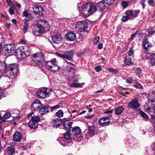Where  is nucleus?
<instances>
[{"instance_id": "36", "label": "nucleus", "mask_w": 155, "mask_h": 155, "mask_svg": "<svg viewBox=\"0 0 155 155\" xmlns=\"http://www.w3.org/2000/svg\"><path fill=\"white\" fill-rule=\"evenodd\" d=\"M63 114L62 110H60L56 113L55 115L58 117H63Z\"/></svg>"}, {"instance_id": "35", "label": "nucleus", "mask_w": 155, "mask_h": 155, "mask_svg": "<svg viewBox=\"0 0 155 155\" xmlns=\"http://www.w3.org/2000/svg\"><path fill=\"white\" fill-rule=\"evenodd\" d=\"M139 113L145 120H148L149 117L145 113L142 111H140L139 112Z\"/></svg>"}, {"instance_id": "62", "label": "nucleus", "mask_w": 155, "mask_h": 155, "mask_svg": "<svg viewBox=\"0 0 155 155\" xmlns=\"http://www.w3.org/2000/svg\"><path fill=\"white\" fill-rule=\"evenodd\" d=\"M146 0H141V4L143 8H144L145 7V5L144 4V3Z\"/></svg>"}, {"instance_id": "16", "label": "nucleus", "mask_w": 155, "mask_h": 155, "mask_svg": "<svg viewBox=\"0 0 155 155\" xmlns=\"http://www.w3.org/2000/svg\"><path fill=\"white\" fill-rule=\"evenodd\" d=\"M42 105L41 101L39 100H37L32 103L31 107V109L32 110H36Z\"/></svg>"}, {"instance_id": "3", "label": "nucleus", "mask_w": 155, "mask_h": 155, "mask_svg": "<svg viewBox=\"0 0 155 155\" xmlns=\"http://www.w3.org/2000/svg\"><path fill=\"white\" fill-rule=\"evenodd\" d=\"M15 52L17 58L20 60L25 58L29 55V51L27 50L25 51V48L22 47L18 48L15 50Z\"/></svg>"}, {"instance_id": "49", "label": "nucleus", "mask_w": 155, "mask_h": 155, "mask_svg": "<svg viewBox=\"0 0 155 155\" xmlns=\"http://www.w3.org/2000/svg\"><path fill=\"white\" fill-rule=\"evenodd\" d=\"M133 81V78H130L127 79L126 82L128 84H130L132 83Z\"/></svg>"}, {"instance_id": "22", "label": "nucleus", "mask_w": 155, "mask_h": 155, "mask_svg": "<svg viewBox=\"0 0 155 155\" xmlns=\"http://www.w3.org/2000/svg\"><path fill=\"white\" fill-rule=\"evenodd\" d=\"M21 137V133L19 132H16L13 135V140L15 141L19 142L20 141Z\"/></svg>"}, {"instance_id": "29", "label": "nucleus", "mask_w": 155, "mask_h": 155, "mask_svg": "<svg viewBox=\"0 0 155 155\" xmlns=\"http://www.w3.org/2000/svg\"><path fill=\"white\" fill-rule=\"evenodd\" d=\"M124 110V108L121 106L117 107L115 110V114L117 115L120 114Z\"/></svg>"}, {"instance_id": "32", "label": "nucleus", "mask_w": 155, "mask_h": 155, "mask_svg": "<svg viewBox=\"0 0 155 155\" xmlns=\"http://www.w3.org/2000/svg\"><path fill=\"white\" fill-rule=\"evenodd\" d=\"M84 84V83L80 84L77 82H73L72 83L70 84V86L71 87H81Z\"/></svg>"}, {"instance_id": "2", "label": "nucleus", "mask_w": 155, "mask_h": 155, "mask_svg": "<svg viewBox=\"0 0 155 155\" xmlns=\"http://www.w3.org/2000/svg\"><path fill=\"white\" fill-rule=\"evenodd\" d=\"M58 62L55 58L45 62L47 70L52 72H56L60 69V67L58 65Z\"/></svg>"}, {"instance_id": "50", "label": "nucleus", "mask_w": 155, "mask_h": 155, "mask_svg": "<svg viewBox=\"0 0 155 155\" xmlns=\"http://www.w3.org/2000/svg\"><path fill=\"white\" fill-rule=\"evenodd\" d=\"M129 18V17H128V16L126 15L122 17V21L124 22H125L127 21Z\"/></svg>"}, {"instance_id": "40", "label": "nucleus", "mask_w": 155, "mask_h": 155, "mask_svg": "<svg viewBox=\"0 0 155 155\" xmlns=\"http://www.w3.org/2000/svg\"><path fill=\"white\" fill-rule=\"evenodd\" d=\"M140 12V10H134L133 12V17H135L137 16Z\"/></svg>"}, {"instance_id": "19", "label": "nucleus", "mask_w": 155, "mask_h": 155, "mask_svg": "<svg viewBox=\"0 0 155 155\" xmlns=\"http://www.w3.org/2000/svg\"><path fill=\"white\" fill-rule=\"evenodd\" d=\"M66 38L70 41H74L76 38L75 34L72 32H68L66 35Z\"/></svg>"}, {"instance_id": "7", "label": "nucleus", "mask_w": 155, "mask_h": 155, "mask_svg": "<svg viewBox=\"0 0 155 155\" xmlns=\"http://www.w3.org/2000/svg\"><path fill=\"white\" fill-rule=\"evenodd\" d=\"M70 130H67L64 135V137H59L58 140L61 145L63 146H66L67 143L69 142L70 138Z\"/></svg>"}, {"instance_id": "52", "label": "nucleus", "mask_w": 155, "mask_h": 155, "mask_svg": "<svg viewBox=\"0 0 155 155\" xmlns=\"http://www.w3.org/2000/svg\"><path fill=\"white\" fill-rule=\"evenodd\" d=\"M99 37L98 36L96 37L93 40V42L95 44H97L99 41Z\"/></svg>"}, {"instance_id": "46", "label": "nucleus", "mask_w": 155, "mask_h": 155, "mask_svg": "<svg viewBox=\"0 0 155 155\" xmlns=\"http://www.w3.org/2000/svg\"><path fill=\"white\" fill-rule=\"evenodd\" d=\"M150 55V62L151 64V61L152 60H153V61H155V53H152Z\"/></svg>"}, {"instance_id": "59", "label": "nucleus", "mask_w": 155, "mask_h": 155, "mask_svg": "<svg viewBox=\"0 0 155 155\" xmlns=\"http://www.w3.org/2000/svg\"><path fill=\"white\" fill-rule=\"evenodd\" d=\"M23 15L24 16L26 17H28L29 15L27 11L26 10H25L24 11V12L23 13Z\"/></svg>"}, {"instance_id": "48", "label": "nucleus", "mask_w": 155, "mask_h": 155, "mask_svg": "<svg viewBox=\"0 0 155 155\" xmlns=\"http://www.w3.org/2000/svg\"><path fill=\"white\" fill-rule=\"evenodd\" d=\"M126 14L127 15V16L128 17L129 16H132L133 17V12L131 10H128L126 12Z\"/></svg>"}, {"instance_id": "34", "label": "nucleus", "mask_w": 155, "mask_h": 155, "mask_svg": "<svg viewBox=\"0 0 155 155\" xmlns=\"http://www.w3.org/2000/svg\"><path fill=\"white\" fill-rule=\"evenodd\" d=\"M147 152L149 155H155V144H154L153 149L147 150Z\"/></svg>"}, {"instance_id": "37", "label": "nucleus", "mask_w": 155, "mask_h": 155, "mask_svg": "<svg viewBox=\"0 0 155 155\" xmlns=\"http://www.w3.org/2000/svg\"><path fill=\"white\" fill-rule=\"evenodd\" d=\"M145 108L146 111L150 113L152 112L153 110V106H152L150 107L147 105L145 106Z\"/></svg>"}, {"instance_id": "60", "label": "nucleus", "mask_w": 155, "mask_h": 155, "mask_svg": "<svg viewBox=\"0 0 155 155\" xmlns=\"http://www.w3.org/2000/svg\"><path fill=\"white\" fill-rule=\"evenodd\" d=\"M9 13L11 15L13 14L14 12V9L12 8H10L9 9Z\"/></svg>"}, {"instance_id": "31", "label": "nucleus", "mask_w": 155, "mask_h": 155, "mask_svg": "<svg viewBox=\"0 0 155 155\" xmlns=\"http://www.w3.org/2000/svg\"><path fill=\"white\" fill-rule=\"evenodd\" d=\"M148 98L151 101L155 102V92L150 93Z\"/></svg>"}, {"instance_id": "43", "label": "nucleus", "mask_w": 155, "mask_h": 155, "mask_svg": "<svg viewBox=\"0 0 155 155\" xmlns=\"http://www.w3.org/2000/svg\"><path fill=\"white\" fill-rule=\"evenodd\" d=\"M115 0H104L105 3L108 5L112 4Z\"/></svg>"}, {"instance_id": "61", "label": "nucleus", "mask_w": 155, "mask_h": 155, "mask_svg": "<svg viewBox=\"0 0 155 155\" xmlns=\"http://www.w3.org/2000/svg\"><path fill=\"white\" fill-rule=\"evenodd\" d=\"M6 1L9 6L13 5V3L11 0H6Z\"/></svg>"}, {"instance_id": "30", "label": "nucleus", "mask_w": 155, "mask_h": 155, "mask_svg": "<svg viewBox=\"0 0 155 155\" xmlns=\"http://www.w3.org/2000/svg\"><path fill=\"white\" fill-rule=\"evenodd\" d=\"M29 24V21L28 20H26L25 21L24 27L23 29V31L25 33L27 32Z\"/></svg>"}, {"instance_id": "10", "label": "nucleus", "mask_w": 155, "mask_h": 155, "mask_svg": "<svg viewBox=\"0 0 155 155\" xmlns=\"http://www.w3.org/2000/svg\"><path fill=\"white\" fill-rule=\"evenodd\" d=\"M33 12L35 14L39 16L42 15L44 13V11L42 7L39 5H34L32 7Z\"/></svg>"}, {"instance_id": "20", "label": "nucleus", "mask_w": 155, "mask_h": 155, "mask_svg": "<svg viewBox=\"0 0 155 155\" xmlns=\"http://www.w3.org/2000/svg\"><path fill=\"white\" fill-rule=\"evenodd\" d=\"M74 51L73 50L67 51L64 53V58L71 60L73 57Z\"/></svg>"}, {"instance_id": "21", "label": "nucleus", "mask_w": 155, "mask_h": 155, "mask_svg": "<svg viewBox=\"0 0 155 155\" xmlns=\"http://www.w3.org/2000/svg\"><path fill=\"white\" fill-rule=\"evenodd\" d=\"M72 123L69 120H66L63 122V129L65 130H70V129L71 127Z\"/></svg>"}, {"instance_id": "63", "label": "nucleus", "mask_w": 155, "mask_h": 155, "mask_svg": "<svg viewBox=\"0 0 155 155\" xmlns=\"http://www.w3.org/2000/svg\"><path fill=\"white\" fill-rule=\"evenodd\" d=\"M4 97L3 92L2 91H0V99Z\"/></svg>"}, {"instance_id": "6", "label": "nucleus", "mask_w": 155, "mask_h": 155, "mask_svg": "<svg viewBox=\"0 0 155 155\" xmlns=\"http://www.w3.org/2000/svg\"><path fill=\"white\" fill-rule=\"evenodd\" d=\"M40 120V118L38 116L33 117L28 123V126L31 129H35L37 128L38 122Z\"/></svg>"}, {"instance_id": "55", "label": "nucleus", "mask_w": 155, "mask_h": 155, "mask_svg": "<svg viewBox=\"0 0 155 155\" xmlns=\"http://www.w3.org/2000/svg\"><path fill=\"white\" fill-rule=\"evenodd\" d=\"M148 3L150 6H153L154 5L153 0H148Z\"/></svg>"}, {"instance_id": "44", "label": "nucleus", "mask_w": 155, "mask_h": 155, "mask_svg": "<svg viewBox=\"0 0 155 155\" xmlns=\"http://www.w3.org/2000/svg\"><path fill=\"white\" fill-rule=\"evenodd\" d=\"M50 107L51 110V112H52L54 110L59 108L60 107V106L59 105H57L52 107Z\"/></svg>"}, {"instance_id": "1", "label": "nucleus", "mask_w": 155, "mask_h": 155, "mask_svg": "<svg viewBox=\"0 0 155 155\" xmlns=\"http://www.w3.org/2000/svg\"><path fill=\"white\" fill-rule=\"evenodd\" d=\"M105 7L103 1L96 4L87 3L82 7L80 13L81 15L87 17L96 12L97 9L102 10L104 9Z\"/></svg>"}, {"instance_id": "18", "label": "nucleus", "mask_w": 155, "mask_h": 155, "mask_svg": "<svg viewBox=\"0 0 155 155\" xmlns=\"http://www.w3.org/2000/svg\"><path fill=\"white\" fill-rule=\"evenodd\" d=\"M62 120L58 118L54 119L51 121V124L54 128H57L59 127L62 123Z\"/></svg>"}, {"instance_id": "13", "label": "nucleus", "mask_w": 155, "mask_h": 155, "mask_svg": "<svg viewBox=\"0 0 155 155\" xmlns=\"http://www.w3.org/2000/svg\"><path fill=\"white\" fill-rule=\"evenodd\" d=\"M15 47L14 45L12 44H8L5 46L3 48L4 51L8 53L13 52L14 51Z\"/></svg>"}, {"instance_id": "26", "label": "nucleus", "mask_w": 155, "mask_h": 155, "mask_svg": "<svg viewBox=\"0 0 155 155\" xmlns=\"http://www.w3.org/2000/svg\"><path fill=\"white\" fill-rule=\"evenodd\" d=\"M14 111L15 112L12 111L10 113H6L3 115V118L4 119H7L10 117L11 115H12V117H14L15 115L14 114L15 113V112L17 113L18 111L16 110H15Z\"/></svg>"}, {"instance_id": "24", "label": "nucleus", "mask_w": 155, "mask_h": 155, "mask_svg": "<svg viewBox=\"0 0 155 155\" xmlns=\"http://www.w3.org/2000/svg\"><path fill=\"white\" fill-rule=\"evenodd\" d=\"M144 49L146 50H147L148 48L151 47V44L149 43L148 39L145 38L143 41V43Z\"/></svg>"}, {"instance_id": "42", "label": "nucleus", "mask_w": 155, "mask_h": 155, "mask_svg": "<svg viewBox=\"0 0 155 155\" xmlns=\"http://www.w3.org/2000/svg\"><path fill=\"white\" fill-rule=\"evenodd\" d=\"M67 69L68 72H72L73 74H74V69L71 67L67 66Z\"/></svg>"}, {"instance_id": "15", "label": "nucleus", "mask_w": 155, "mask_h": 155, "mask_svg": "<svg viewBox=\"0 0 155 155\" xmlns=\"http://www.w3.org/2000/svg\"><path fill=\"white\" fill-rule=\"evenodd\" d=\"M53 43L58 44L62 41V37L59 34H54L51 38Z\"/></svg>"}, {"instance_id": "45", "label": "nucleus", "mask_w": 155, "mask_h": 155, "mask_svg": "<svg viewBox=\"0 0 155 155\" xmlns=\"http://www.w3.org/2000/svg\"><path fill=\"white\" fill-rule=\"evenodd\" d=\"M134 87L138 89H141L143 88V86L139 83H137L135 85H134Z\"/></svg>"}, {"instance_id": "9", "label": "nucleus", "mask_w": 155, "mask_h": 155, "mask_svg": "<svg viewBox=\"0 0 155 155\" xmlns=\"http://www.w3.org/2000/svg\"><path fill=\"white\" fill-rule=\"evenodd\" d=\"M18 65L16 64H11L6 66V70L10 71L11 74H16L18 72Z\"/></svg>"}, {"instance_id": "64", "label": "nucleus", "mask_w": 155, "mask_h": 155, "mask_svg": "<svg viewBox=\"0 0 155 155\" xmlns=\"http://www.w3.org/2000/svg\"><path fill=\"white\" fill-rule=\"evenodd\" d=\"M113 111V110L106 111L104 112V114L111 113Z\"/></svg>"}, {"instance_id": "25", "label": "nucleus", "mask_w": 155, "mask_h": 155, "mask_svg": "<svg viewBox=\"0 0 155 155\" xmlns=\"http://www.w3.org/2000/svg\"><path fill=\"white\" fill-rule=\"evenodd\" d=\"M88 134H89L91 136H93L94 134V130L95 127L94 126H88Z\"/></svg>"}, {"instance_id": "14", "label": "nucleus", "mask_w": 155, "mask_h": 155, "mask_svg": "<svg viewBox=\"0 0 155 155\" xmlns=\"http://www.w3.org/2000/svg\"><path fill=\"white\" fill-rule=\"evenodd\" d=\"M37 26L39 28L43 29L45 28H48L49 25L47 21L39 20L38 21Z\"/></svg>"}, {"instance_id": "41", "label": "nucleus", "mask_w": 155, "mask_h": 155, "mask_svg": "<svg viewBox=\"0 0 155 155\" xmlns=\"http://www.w3.org/2000/svg\"><path fill=\"white\" fill-rule=\"evenodd\" d=\"M40 29V28H38V30H35V28L34 29L33 32L35 35L37 36H39V34L41 33Z\"/></svg>"}, {"instance_id": "54", "label": "nucleus", "mask_w": 155, "mask_h": 155, "mask_svg": "<svg viewBox=\"0 0 155 155\" xmlns=\"http://www.w3.org/2000/svg\"><path fill=\"white\" fill-rule=\"evenodd\" d=\"M95 69L96 71L98 72L101 71L102 68L100 66H97L95 67Z\"/></svg>"}, {"instance_id": "23", "label": "nucleus", "mask_w": 155, "mask_h": 155, "mask_svg": "<svg viewBox=\"0 0 155 155\" xmlns=\"http://www.w3.org/2000/svg\"><path fill=\"white\" fill-rule=\"evenodd\" d=\"M50 107L48 106H45L42 107L39 110V112L41 114H44L49 112Z\"/></svg>"}, {"instance_id": "53", "label": "nucleus", "mask_w": 155, "mask_h": 155, "mask_svg": "<svg viewBox=\"0 0 155 155\" xmlns=\"http://www.w3.org/2000/svg\"><path fill=\"white\" fill-rule=\"evenodd\" d=\"M84 54V52L80 51L77 54V56L79 57H82Z\"/></svg>"}, {"instance_id": "27", "label": "nucleus", "mask_w": 155, "mask_h": 155, "mask_svg": "<svg viewBox=\"0 0 155 155\" xmlns=\"http://www.w3.org/2000/svg\"><path fill=\"white\" fill-rule=\"evenodd\" d=\"M72 132L74 135H77L81 133V129L78 127H76L73 128Z\"/></svg>"}, {"instance_id": "51", "label": "nucleus", "mask_w": 155, "mask_h": 155, "mask_svg": "<svg viewBox=\"0 0 155 155\" xmlns=\"http://www.w3.org/2000/svg\"><path fill=\"white\" fill-rule=\"evenodd\" d=\"M55 54L58 57H60L61 58H64V54H61L57 52H56L55 53Z\"/></svg>"}, {"instance_id": "57", "label": "nucleus", "mask_w": 155, "mask_h": 155, "mask_svg": "<svg viewBox=\"0 0 155 155\" xmlns=\"http://www.w3.org/2000/svg\"><path fill=\"white\" fill-rule=\"evenodd\" d=\"M141 69L140 68H138L136 70V73L137 74H140L141 73Z\"/></svg>"}, {"instance_id": "12", "label": "nucleus", "mask_w": 155, "mask_h": 155, "mask_svg": "<svg viewBox=\"0 0 155 155\" xmlns=\"http://www.w3.org/2000/svg\"><path fill=\"white\" fill-rule=\"evenodd\" d=\"M128 105L129 108L133 109H137L140 106V105L138 103V101L137 99L131 101L128 103Z\"/></svg>"}, {"instance_id": "5", "label": "nucleus", "mask_w": 155, "mask_h": 155, "mask_svg": "<svg viewBox=\"0 0 155 155\" xmlns=\"http://www.w3.org/2000/svg\"><path fill=\"white\" fill-rule=\"evenodd\" d=\"M51 90L50 88H44L39 90L37 92V97L40 98H45L49 96Z\"/></svg>"}, {"instance_id": "33", "label": "nucleus", "mask_w": 155, "mask_h": 155, "mask_svg": "<svg viewBox=\"0 0 155 155\" xmlns=\"http://www.w3.org/2000/svg\"><path fill=\"white\" fill-rule=\"evenodd\" d=\"M124 63L126 65H130L133 64L131 61V58L129 57H126L124 60Z\"/></svg>"}, {"instance_id": "38", "label": "nucleus", "mask_w": 155, "mask_h": 155, "mask_svg": "<svg viewBox=\"0 0 155 155\" xmlns=\"http://www.w3.org/2000/svg\"><path fill=\"white\" fill-rule=\"evenodd\" d=\"M6 64L3 63H0V71L6 70Z\"/></svg>"}, {"instance_id": "11", "label": "nucleus", "mask_w": 155, "mask_h": 155, "mask_svg": "<svg viewBox=\"0 0 155 155\" xmlns=\"http://www.w3.org/2000/svg\"><path fill=\"white\" fill-rule=\"evenodd\" d=\"M16 75L14 74L8 73L7 75L5 76V79L7 81V82L9 84L8 85H11L12 83L14 82L15 80Z\"/></svg>"}, {"instance_id": "47", "label": "nucleus", "mask_w": 155, "mask_h": 155, "mask_svg": "<svg viewBox=\"0 0 155 155\" xmlns=\"http://www.w3.org/2000/svg\"><path fill=\"white\" fill-rule=\"evenodd\" d=\"M147 31L148 34H149L150 35H152L154 32V31L153 29L151 28H149L147 30Z\"/></svg>"}, {"instance_id": "58", "label": "nucleus", "mask_w": 155, "mask_h": 155, "mask_svg": "<svg viewBox=\"0 0 155 155\" xmlns=\"http://www.w3.org/2000/svg\"><path fill=\"white\" fill-rule=\"evenodd\" d=\"M134 53L133 50L132 48H130L129 50V55L132 56Z\"/></svg>"}, {"instance_id": "56", "label": "nucleus", "mask_w": 155, "mask_h": 155, "mask_svg": "<svg viewBox=\"0 0 155 155\" xmlns=\"http://www.w3.org/2000/svg\"><path fill=\"white\" fill-rule=\"evenodd\" d=\"M122 5L123 7L124 8L127 7L128 6V3L126 2H122Z\"/></svg>"}, {"instance_id": "4", "label": "nucleus", "mask_w": 155, "mask_h": 155, "mask_svg": "<svg viewBox=\"0 0 155 155\" xmlns=\"http://www.w3.org/2000/svg\"><path fill=\"white\" fill-rule=\"evenodd\" d=\"M32 56V59L34 63L39 65L42 64L44 61V58L41 53H36Z\"/></svg>"}, {"instance_id": "28", "label": "nucleus", "mask_w": 155, "mask_h": 155, "mask_svg": "<svg viewBox=\"0 0 155 155\" xmlns=\"http://www.w3.org/2000/svg\"><path fill=\"white\" fill-rule=\"evenodd\" d=\"M6 150L9 155H12L15 153V149L13 146L8 147Z\"/></svg>"}, {"instance_id": "8", "label": "nucleus", "mask_w": 155, "mask_h": 155, "mask_svg": "<svg viewBox=\"0 0 155 155\" xmlns=\"http://www.w3.org/2000/svg\"><path fill=\"white\" fill-rule=\"evenodd\" d=\"M76 27L79 32L86 31V29L88 28L87 23L85 21H79L77 23Z\"/></svg>"}, {"instance_id": "17", "label": "nucleus", "mask_w": 155, "mask_h": 155, "mask_svg": "<svg viewBox=\"0 0 155 155\" xmlns=\"http://www.w3.org/2000/svg\"><path fill=\"white\" fill-rule=\"evenodd\" d=\"M110 123V119L108 117L101 118L98 120L99 124L104 126L108 125Z\"/></svg>"}, {"instance_id": "39", "label": "nucleus", "mask_w": 155, "mask_h": 155, "mask_svg": "<svg viewBox=\"0 0 155 155\" xmlns=\"http://www.w3.org/2000/svg\"><path fill=\"white\" fill-rule=\"evenodd\" d=\"M107 70L109 72L114 74H116L118 71L117 70L115 69L112 68H108Z\"/></svg>"}]
</instances>
